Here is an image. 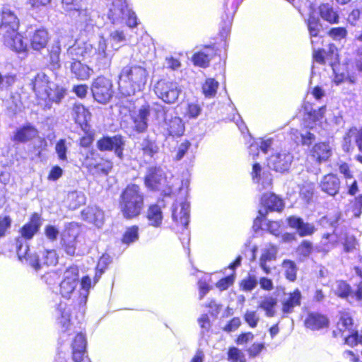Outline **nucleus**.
Listing matches in <instances>:
<instances>
[{"label": "nucleus", "instance_id": "obj_2", "mask_svg": "<svg viewBox=\"0 0 362 362\" xmlns=\"http://www.w3.org/2000/svg\"><path fill=\"white\" fill-rule=\"evenodd\" d=\"M32 90L38 104L49 109L53 103L59 104L66 94V89L58 84H52L44 76L37 74L31 82Z\"/></svg>", "mask_w": 362, "mask_h": 362}, {"label": "nucleus", "instance_id": "obj_53", "mask_svg": "<svg viewBox=\"0 0 362 362\" xmlns=\"http://www.w3.org/2000/svg\"><path fill=\"white\" fill-rule=\"evenodd\" d=\"M353 293L351 286L345 281L340 280L337 283L335 294L341 298H347Z\"/></svg>", "mask_w": 362, "mask_h": 362}, {"label": "nucleus", "instance_id": "obj_36", "mask_svg": "<svg viewBox=\"0 0 362 362\" xmlns=\"http://www.w3.org/2000/svg\"><path fill=\"white\" fill-rule=\"evenodd\" d=\"M278 248L274 245H270L264 249L259 258V266L267 274L271 273V268L267 265V262L275 260Z\"/></svg>", "mask_w": 362, "mask_h": 362}, {"label": "nucleus", "instance_id": "obj_16", "mask_svg": "<svg viewBox=\"0 0 362 362\" xmlns=\"http://www.w3.org/2000/svg\"><path fill=\"white\" fill-rule=\"evenodd\" d=\"M305 328L316 331L326 329L329 325V320L328 317L320 312H309L303 321Z\"/></svg>", "mask_w": 362, "mask_h": 362}, {"label": "nucleus", "instance_id": "obj_9", "mask_svg": "<svg viewBox=\"0 0 362 362\" xmlns=\"http://www.w3.org/2000/svg\"><path fill=\"white\" fill-rule=\"evenodd\" d=\"M90 88L93 98L101 104L108 103L113 95L112 82L104 76L96 77Z\"/></svg>", "mask_w": 362, "mask_h": 362}, {"label": "nucleus", "instance_id": "obj_46", "mask_svg": "<svg viewBox=\"0 0 362 362\" xmlns=\"http://www.w3.org/2000/svg\"><path fill=\"white\" fill-rule=\"evenodd\" d=\"M219 83L213 78H206L202 84V93L206 98H213L216 95Z\"/></svg>", "mask_w": 362, "mask_h": 362}, {"label": "nucleus", "instance_id": "obj_3", "mask_svg": "<svg viewBox=\"0 0 362 362\" xmlns=\"http://www.w3.org/2000/svg\"><path fill=\"white\" fill-rule=\"evenodd\" d=\"M80 154L81 166L91 175L107 176L113 169L112 160L95 149H89Z\"/></svg>", "mask_w": 362, "mask_h": 362}, {"label": "nucleus", "instance_id": "obj_37", "mask_svg": "<svg viewBox=\"0 0 362 362\" xmlns=\"http://www.w3.org/2000/svg\"><path fill=\"white\" fill-rule=\"evenodd\" d=\"M61 47L59 44L52 45L48 49L46 57L47 66L52 71H55L61 67L60 63Z\"/></svg>", "mask_w": 362, "mask_h": 362}, {"label": "nucleus", "instance_id": "obj_8", "mask_svg": "<svg viewBox=\"0 0 362 362\" xmlns=\"http://www.w3.org/2000/svg\"><path fill=\"white\" fill-rule=\"evenodd\" d=\"M125 141L121 134L113 136L103 135L96 141V147L100 152L113 151L115 156L119 158H124Z\"/></svg>", "mask_w": 362, "mask_h": 362}, {"label": "nucleus", "instance_id": "obj_31", "mask_svg": "<svg viewBox=\"0 0 362 362\" xmlns=\"http://www.w3.org/2000/svg\"><path fill=\"white\" fill-rule=\"evenodd\" d=\"M81 216L84 221L98 228H100L104 223V213L97 207H86L81 211Z\"/></svg>", "mask_w": 362, "mask_h": 362}, {"label": "nucleus", "instance_id": "obj_12", "mask_svg": "<svg viewBox=\"0 0 362 362\" xmlns=\"http://www.w3.org/2000/svg\"><path fill=\"white\" fill-rule=\"evenodd\" d=\"M165 197H159L156 202L148 204L145 217L150 226L153 228H160L163 221V209L166 206L164 200Z\"/></svg>", "mask_w": 362, "mask_h": 362}, {"label": "nucleus", "instance_id": "obj_29", "mask_svg": "<svg viewBox=\"0 0 362 362\" xmlns=\"http://www.w3.org/2000/svg\"><path fill=\"white\" fill-rule=\"evenodd\" d=\"M72 359L74 362H82L86 351V339L84 334L77 333L71 343Z\"/></svg>", "mask_w": 362, "mask_h": 362}, {"label": "nucleus", "instance_id": "obj_58", "mask_svg": "<svg viewBox=\"0 0 362 362\" xmlns=\"http://www.w3.org/2000/svg\"><path fill=\"white\" fill-rule=\"evenodd\" d=\"M235 279V274L233 273L227 276L223 277L216 283V288L223 291L233 285Z\"/></svg>", "mask_w": 362, "mask_h": 362}, {"label": "nucleus", "instance_id": "obj_27", "mask_svg": "<svg viewBox=\"0 0 362 362\" xmlns=\"http://www.w3.org/2000/svg\"><path fill=\"white\" fill-rule=\"evenodd\" d=\"M286 222L289 227L297 230L300 237L312 235L316 230L313 224L305 223L300 217L291 216L287 218Z\"/></svg>", "mask_w": 362, "mask_h": 362}, {"label": "nucleus", "instance_id": "obj_56", "mask_svg": "<svg viewBox=\"0 0 362 362\" xmlns=\"http://www.w3.org/2000/svg\"><path fill=\"white\" fill-rule=\"evenodd\" d=\"M315 193V187L313 183L303 184L300 189V196L306 203L312 201Z\"/></svg>", "mask_w": 362, "mask_h": 362}, {"label": "nucleus", "instance_id": "obj_21", "mask_svg": "<svg viewBox=\"0 0 362 362\" xmlns=\"http://www.w3.org/2000/svg\"><path fill=\"white\" fill-rule=\"evenodd\" d=\"M319 187L323 192L334 197L339 192L341 182L336 174L329 173L322 176Z\"/></svg>", "mask_w": 362, "mask_h": 362}, {"label": "nucleus", "instance_id": "obj_51", "mask_svg": "<svg viewBox=\"0 0 362 362\" xmlns=\"http://www.w3.org/2000/svg\"><path fill=\"white\" fill-rule=\"evenodd\" d=\"M343 341L345 344L351 347H354L358 344L362 345V334L358 332L356 327L354 328V331H351L343 338Z\"/></svg>", "mask_w": 362, "mask_h": 362}, {"label": "nucleus", "instance_id": "obj_30", "mask_svg": "<svg viewBox=\"0 0 362 362\" xmlns=\"http://www.w3.org/2000/svg\"><path fill=\"white\" fill-rule=\"evenodd\" d=\"M151 114V105L148 103L142 105L138 110V114L134 117V130L138 133L146 131L148 128V117Z\"/></svg>", "mask_w": 362, "mask_h": 362}, {"label": "nucleus", "instance_id": "obj_48", "mask_svg": "<svg viewBox=\"0 0 362 362\" xmlns=\"http://www.w3.org/2000/svg\"><path fill=\"white\" fill-rule=\"evenodd\" d=\"M57 310L59 312L61 318V325L67 330L71 325V310H67L66 303L59 302L57 305Z\"/></svg>", "mask_w": 362, "mask_h": 362}, {"label": "nucleus", "instance_id": "obj_44", "mask_svg": "<svg viewBox=\"0 0 362 362\" xmlns=\"http://www.w3.org/2000/svg\"><path fill=\"white\" fill-rule=\"evenodd\" d=\"M111 262L110 257L107 255H103L98 259L95 268V274L93 284H96L104 272L107 269L108 265Z\"/></svg>", "mask_w": 362, "mask_h": 362}, {"label": "nucleus", "instance_id": "obj_60", "mask_svg": "<svg viewBox=\"0 0 362 362\" xmlns=\"http://www.w3.org/2000/svg\"><path fill=\"white\" fill-rule=\"evenodd\" d=\"M327 35L334 40H341L347 35V30L344 27H334L330 28Z\"/></svg>", "mask_w": 362, "mask_h": 362}, {"label": "nucleus", "instance_id": "obj_64", "mask_svg": "<svg viewBox=\"0 0 362 362\" xmlns=\"http://www.w3.org/2000/svg\"><path fill=\"white\" fill-rule=\"evenodd\" d=\"M63 174V169L59 165H55L50 168L47 178L49 181H57L62 177Z\"/></svg>", "mask_w": 362, "mask_h": 362}, {"label": "nucleus", "instance_id": "obj_4", "mask_svg": "<svg viewBox=\"0 0 362 362\" xmlns=\"http://www.w3.org/2000/svg\"><path fill=\"white\" fill-rule=\"evenodd\" d=\"M144 184L150 192H159L161 197H170L173 194L165 173L160 166L152 165L147 168L144 177Z\"/></svg>", "mask_w": 362, "mask_h": 362}, {"label": "nucleus", "instance_id": "obj_25", "mask_svg": "<svg viewBox=\"0 0 362 362\" xmlns=\"http://www.w3.org/2000/svg\"><path fill=\"white\" fill-rule=\"evenodd\" d=\"M71 115L75 123L81 129L90 127L89 121L92 114L89 110L81 103H74L72 107Z\"/></svg>", "mask_w": 362, "mask_h": 362}, {"label": "nucleus", "instance_id": "obj_59", "mask_svg": "<svg viewBox=\"0 0 362 362\" xmlns=\"http://www.w3.org/2000/svg\"><path fill=\"white\" fill-rule=\"evenodd\" d=\"M342 244L344 251L346 253L353 252L357 250L358 242L354 235H346Z\"/></svg>", "mask_w": 362, "mask_h": 362}, {"label": "nucleus", "instance_id": "obj_26", "mask_svg": "<svg viewBox=\"0 0 362 362\" xmlns=\"http://www.w3.org/2000/svg\"><path fill=\"white\" fill-rule=\"evenodd\" d=\"M4 45L10 49L22 53L27 51V43L23 40V36L17 31L2 36Z\"/></svg>", "mask_w": 362, "mask_h": 362}, {"label": "nucleus", "instance_id": "obj_5", "mask_svg": "<svg viewBox=\"0 0 362 362\" xmlns=\"http://www.w3.org/2000/svg\"><path fill=\"white\" fill-rule=\"evenodd\" d=\"M147 72L146 69L136 64H128L124 66L119 74V86L129 88L128 95L134 93L146 83Z\"/></svg>", "mask_w": 362, "mask_h": 362}, {"label": "nucleus", "instance_id": "obj_62", "mask_svg": "<svg viewBox=\"0 0 362 362\" xmlns=\"http://www.w3.org/2000/svg\"><path fill=\"white\" fill-rule=\"evenodd\" d=\"M243 318L245 322L252 328L256 327L259 320L256 311L254 310H247Z\"/></svg>", "mask_w": 362, "mask_h": 362}, {"label": "nucleus", "instance_id": "obj_42", "mask_svg": "<svg viewBox=\"0 0 362 362\" xmlns=\"http://www.w3.org/2000/svg\"><path fill=\"white\" fill-rule=\"evenodd\" d=\"M140 149L144 156L153 158L158 153L159 147L155 140L146 136L143 139Z\"/></svg>", "mask_w": 362, "mask_h": 362}, {"label": "nucleus", "instance_id": "obj_20", "mask_svg": "<svg viewBox=\"0 0 362 362\" xmlns=\"http://www.w3.org/2000/svg\"><path fill=\"white\" fill-rule=\"evenodd\" d=\"M172 217L177 226L185 228L189 221V204L185 202L175 203Z\"/></svg>", "mask_w": 362, "mask_h": 362}, {"label": "nucleus", "instance_id": "obj_19", "mask_svg": "<svg viewBox=\"0 0 362 362\" xmlns=\"http://www.w3.org/2000/svg\"><path fill=\"white\" fill-rule=\"evenodd\" d=\"M336 51V47L332 43L329 45L327 50L322 48L314 49L312 54L313 60L318 64L325 65L327 63L333 67L337 57Z\"/></svg>", "mask_w": 362, "mask_h": 362}, {"label": "nucleus", "instance_id": "obj_43", "mask_svg": "<svg viewBox=\"0 0 362 362\" xmlns=\"http://www.w3.org/2000/svg\"><path fill=\"white\" fill-rule=\"evenodd\" d=\"M314 251V245L309 240H303L296 248V252L300 260L308 258Z\"/></svg>", "mask_w": 362, "mask_h": 362}, {"label": "nucleus", "instance_id": "obj_57", "mask_svg": "<svg viewBox=\"0 0 362 362\" xmlns=\"http://www.w3.org/2000/svg\"><path fill=\"white\" fill-rule=\"evenodd\" d=\"M202 112V107L196 103H187L185 112V117L188 119H196Z\"/></svg>", "mask_w": 362, "mask_h": 362}, {"label": "nucleus", "instance_id": "obj_47", "mask_svg": "<svg viewBox=\"0 0 362 362\" xmlns=\"http://www.w3.org/2000/svg\"><path fill=\"white\" fill-rule=\"evenodd\" d=\"M81 130L84 134L78 139V146L85 148H90L95 140V130L90 127L81 129Z\"/></svg>", "mask_w": 362, "mask_h": 362}, {"label": "nucleus", "instance_id": "obj_17", "mask_svg": "<svg viewBox=\"0 0 362 362\" xmlns=\"http://www.w3.org/2000/svg\"><path fill=\"white\" fill-rule=\"evenodd\" d=\"M356 327L353 317L349 313H340L336 325V329L333 330V336L336 338H344Z\"/></svg>", "mask_w": 362, "mask_h": 362}, {"label": "nucleus", "instance_id": "obj_11", "mask_svg": "<svg viewBox=\"0 0 362 362\" xmlns=\"http://www.w3.org/2000/svg\"><path fill=\"white\" fill-rule=\"evenodd\" d=\"M303 298L302 292L298 288L288 292L286 296L280 301V313L281 317H288L295 312L296 308L300 307Z\"/></svg>", "mask_w": 362, "mask_h": 362}, {"label": "nucleus", "instance_id": "obj_38", "mask_svg": "<svg viewBox=\"0 0 362 362\" xmlns=\"http://www.w3.org/2000/svg\"><path fill=\"white\" fill-rule=\"evenodd\" d=\"M308 33L310 37H317L322 28V23L314 8L309 11L308 18L305 21Z\"/></svg>", "mask_w": 362, "mask_h": 362}, {"label": "nucleus", "instance_id": "obj_34", "mask_svg": "<svg viewBox=\"0 0 362 362\" xmlns=\"http://www.w3.org/2000/svg\"><path fill=\"white\" fill-rule=\"evenodd\" d=\"M71 72L79 81L88 80L93 73V69L88 65L83 64L81 60L74 61L70 66Z\"/></svg>", "mask_w": 362, "mask_h": 362}, {"label": "nucleus", "instance_id": "obj_40", "mask_svg": "<svg viewBox=\"0 0 362 362\" xmlns=\"http://www.w3.org/2000/svg\"><path fill=\"white\" fill-rule=\"evenodd\" d=\"M81 288L84 291L83 293H80L78 299L74 301V306L76 307H83L87 302V298L89 294V291L92 286V281L88 275H86L82 276L80 281Z\"/></svg>", "mask_w": 362, "mask_h": 362}, {"label": "nucleus", "instance_id": "obj_1", "mask_svg": "<svg viewBox=\"0 0 362 362\" xmlns=\"http://www.w3.org/2000/svg\"><path fill=\"white\" fill-rule=\"evenodd\" d=\"M118 206L125 220L137 218L145 207V194L139 185L132 182L127 184L119 194Z\"/></svg>", "mask_w": 362, "mask_h": 362}, {"label": "nucleus", "instance_id": "obj_22", "mask_svg": "<svg viewBox=\"0 0 362 362\" xmlns=\"http://www.w3.org/2000/svg\"><path fill=\"white\" fill-rule=\"evenodd\" d=\"M90 57L98 71L107 69L111 65V58L107 53V44L105 41L98 42V48L95 49Z\"/></svg>", "mask_w": 362, "mask_h": 362}, {"label": "nucleus", "instance_id": "obj_13", "mask_svg": "<svg viewBox=\"0 0 362 362\" xmlns=\"http://www.w3.org/2000/svg\"><path fill=\"white\" fill-rule=\"evenodd\" d=\"M42 221L40 214L37 212L32 213L28 221L19 228V235L24 238L25 241L32 240L40 231Z\"/></svg>", "mask_w": 362, "mask_h": 362}, {"label": "nucleus", "instance_id": "obj_33", "mask_svg": "<svg viewBox=\"0 0 362 362\" xmlns=\"http://www.w3.org/2000/svg\"><path fill=\"white\" fill-rule=\"evenodd\" d=\"M49 41V35L46 29H36L30 38V47L37 51L44 49Z\"/></svg>", "mask_w": 362, "mask_h": 362}, {"label": "nucleus", "instance_id": "obj_55", "mask_svg": "<svg viewBox=\"0 0 362 362\" xmlns=\"http://www.w3.org/2000/svg\"><path fill=\"white\" fill-rule=\"evenodd\" d=\"M227 359L231 362H246L243 351L235 346H230L228 348Z\"/></svg>", "mask_w": 362, "mask_h": 362}, {"label": "nucleus", "instance_id": "obj_14", "mask_svg": "<svg viewBox=\"0 0 362 362\" xmlns=\"http://www.w3.org/2000/svg\"><path fill=\"white\" fill-rule=\"evenodd\" d=\"M19 25L16 15L9 9L4 8L0 21V35L2 37L17 31Z\"/></svg>", "mask_w": 362, "mask_h": 362}, {"label": "nucleus", "instance_id": "obj_24", "mask_svg": "<svg viewBox=\"0 0 362 362\" xmlns=\"http://www.w3.org/2000/svg\"><path fill=\"white\" fill-rule=\"evenodd\" d=\"M204 48L211 50V52L206 53L202 51L194 52L192 56L191 60L195 66L201 68L209 67L211 60L217 54L218 48L215 44L204 45Z\"/></svg>", "mask_w": 362, "mask_h": 362}, {"label": "nucleus", "instance_id": "obj_54", "mask_svg": "<svg viewBox=\"0 0 362 362\" xmlns=\"http://www.w3.org/2000/svg\"><path fill=\"white\" fill-rule=\"evenodd\" d=\"M54 149L59 160L65 162L68 161V148L66 145V140L65 139H59L55 144Z\"/></svg>", "mask_w": 362, "mask_h": 362}, {"label": "nucleus", "instance_id": "obj_61", "mask_svg": "<svg viewBox=\"0 0 362 362\" xmlns=\"http://www.w3.org/2000/svg\"><path fill=\"white\" fill-rule=\"evenodd\" d=\"M151 112L153 114L156 119H160L165 118L167 113V109L165 106L156 102L153 103L152 106H151Z\"/></svg>", "mask_w": 362, "mask_h": 362}, {"label": "nucleus", "instance_id": "obj_7", "mask_svg": "<svg viewBox=\"0 0 362 362\" xmlns=\"http://www.w3.org/2000/svg\"><path fill=\"white\" fill-rule=\"evenodd\" d=\"M81 235V225L76 222L67 223L60 234V246L69 256L76 254L78 238Z\"/></svg>", "mask_w": 362, "mask_h": 362}, {"label": "nucleus", "instance_id": "obj_15", "mask_svg": "<svg viewBox=\"0 0 362 362\" xmlns=\"http://www.w3.org/2000/svg\"><path fill=\"white\" fill-rule=\"evenodd\" d=\"M293 161V156L286 151H281L272 154L269 160V166L278 173H285L290 168Z\"/></svg>", "mask_w": 362, "mask_h": 362}, {"label": "nucleus", "instance_id": "obj_28", "mask_svg": "<svg viewBox=\"0 0 362 362\" xmlns=\"http://www.w3.org/2000/svg\"><path fill=\"white\" fill-rule=\"evenodd\" d=\"M38 135V131L31 124H25L18 128L14 132L11 140L16 143H26Z\"/></svg>", "mask_w": 362, "mask_h": 362}, {"label": "nucleus", "instance_id": "obj_23", "mask_svg": "<svg viewBox=\"0 0 362 362\" xmlns=\"http://www.w3.org/2000/svg\"><path fill=\"white\" fill-rule=\"evenodd\" d=\"M93 49V47L92 45L88 42L76 40L74 43L69 47L67 52L71 59L75 61L90 57Z\"/></svg>", "mask_w": 362, "mask_h": 362}, {"label": "nucleus", "instance_id": "obj_39", "mask_svg": "<svg viewBox=\"0 0 362 362\" xmlns=\"http://www.w3.org/2000/svg\"><path fill=\"white\" fill-rule=\"evenodd\" d=\"M185 130V124L179 117H172L166 122V131L168 136L180 137L184 134Z\"/></svg>", "mask_w": 362, "mask_h": 362}, {"label": "nucleus", "instance_id": "obj_18", "mask_svg": "<svg viewBox=\"0 0 362 362\" xmlns=\"http://www.w3.org/2000/svg\"><path fill=\"white\" fill-rule=\"evenodd\" d=\"M260 204L264 209V212H281L284 208L281 197L273 192H264L260 198Z\"/></svg>", "mask_w": 362, "mask_h": 362}, {"label": "nucleus", "instance_id": "obj_10", "mask_svg": "<svg viewBox=\"0 0 362 362\" xmlns=\"http://www.w3.org/2000/svg\"><path fill=\"white\" fill-rule=\"evenodd\" d=\"M79 278V267L70 265L64 272V276L59 284V293L65 298L69 299L76 290Z\"/></svg>", "mask_w": 362, "mask_h": 362}, {"label": "nucleus", "instance_id": "obj_52", "mask_svg": "<svg viewBox=\"0 0 362 362\" xmlns=\"http://www.w3.org/2000/svg\"><path fill=\"white\" fill-rule=\"evenodd\" d=\"M257 285V279L255 275L248 274L239 282L240 289L245 292L252 291Z\"/></svg>", "mask_w": 362, "mask_h": 362}, {"label": "nucleus", "instance_id": "obj_50", "mask_svg": "<svg viewBox=\"0 0 362 362\" xmlns=\"http://www.w3.org/2000/svg\"><path fill=\"white\" fill-rule=\"evenodd\" d=\"M277 300L272 296L265 297L259 304V308L263 309L267 317H274L276 315L275 307Z\"/></svg>", "mask_w": 362, "mask_h": 362}, {"label": "nucleus", "instance_id": "obj_6", "mask_svg": "<svg viewBox=\"0 0 362 362\" xmlns=\"http://www.w3.org/2000/svg\"><path fill=\"white\" fill-rule=\"evenodd\" d=\"M153 91L158 98L170 105L177 100L181 93V88L177 83L173 80L160 78L155 83Z\"/></svg>", "mask_w": 362, "mask_h": 362}, {"label": "nucleus", "instance_id": "obj_49", "mask_svg": "<svg viewBox=\"0 0 362 362\" xmlns=\"http://www.w3.org/2000/svg\"><path fill=\"white\" fill-rule=\"evenodd\" d=\"M21 235L14 239L13 245L19 259H28L29 247Z\"/></svg>", "mask_w": 362, "mask_h": 362}, {"label": "nucleus", "instance_id": "obj_63", "mask_svg": "<svg viewBox=\"0 0 362 362\" xmlns=\"http://www.w3.org/2000/svg\"><path fill=\"white\" fill-rule=\"evenodd\" d=\"M44 264L48 266H54L57 264L58 257L54 250H45L43 255Z\"/></svg>", "mask_w": 362, "mask_h": 362}, {"label": "nucleus", "instance_id": "obj_41", "mask_svg": "<svg viewBox=\"0 0 362 362\" xmlns=\"http://www.w3.org/2000/svg\"><path fill=\"white\" fill-rule=\"evenodd\" d=\"M139 238V227L137 225H132L126 227L122 235L120 241L122 244L129 245Z\"/></svg>", "mask_w": 362, "mask_h": 362}, {"label": "nucleus", "instance_id": "obj_32", "mask_svg": "<svg viewBox=\"0 0 362 362\" xmlns=\"http://www.w3.org/2000/svg\"><path fill=\"white\" fill-rule=\"evenodd\" d=\"M310 152V156L318 163L327 161L332 155V149L327 142L315 144Z\"/></svg>", "mask_w": 362, "mask_h": 362}, {"label": "nucleus", "instance_id": "obj_45", "mask_svg": "<svg viewBox=\"0 0 362 362\" xmlns=\"http://www.w3.org/2000/svg\"><path fill=\"white\" fill-rule=\"evenodd\" d=\"M284 269L285 278L290 282H293L297 279L298 267L294 261L291 259H284L281 262Z\"/></svg>", "mask_w": 362, "mask_h": 362}, {"label": "nucleus", "instance_id": "obj_35", "mask_svg": "<svg viewBox=\"0 0 362 362\" xmlns=\"http://www.w3.org/2000/svg\"><path fill=\"white\" fill-rule=\"evenodd\" d=\"M319 15L324 21L329 24H337L339 23V15L334 8L328 3L321 4L319 7Z\"/></svg>", "mask_w": 362, "mask_h": 362}]
</instances>
